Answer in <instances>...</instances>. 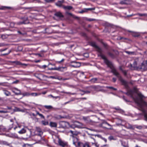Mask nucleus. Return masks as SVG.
Listing matches in <instances>:
<instances>
[{"mask_svg": "<svg viewBox=\"0 0 147 147\" xmlns=\"http://www.w3.org/2000/svg\"><path fill=\"white\" fill-rule=\"evenodd\" d=\"M91 46L95 47L97 51L100 53L99 55L104 60L105 62L107 65L108 66L112 69L111 72L119 78V80L121 82L122 84L124 85L126 88H128L127 83L122 78L119 73L113 68L112 63L108 60L106 57L101 53L102 52L101 49L96 45L95 42H91Z\"/></svg>", "mask_w": 147, "mask_h": 147, "instance_id": "f257e3e1", "label": "nucleus"}, {"mask_svg": "<svg viewBox=\"0 0 147 147\" xmlns=\"http://www.w3.org/2000/svg\"><path fill=\"white\" fill-rule=\"evenodd\" d=\"M126 94L127 95L130 96L134 100L135 102L140 107L139 110L143 113L145 112V110L143 109V107L144 105L147 106V103L142 100L144 96L140 92L138 91L136 88H134L133 90H129Z\"/></svg>", "mask_w": 147, "mask_h": 147, "instance_id": "f03ea898", "label": "nucleus"}, {"mask_svg": "<svg viewBox=\"0 0 147 147\" xmlns=\"http://www.w3.org/2000/svg\"><path fill=\"white\" fill-rule=\"evenodd\" d=\"M60 127L63 128L68 127L69 126V123L67 122L64 121H60L59 123Z\"/></svg>", "mask_w": 147, "mask_h": 147, "instance_id": "7ed1b4c3", "label": "nucleus"}, {"mask_svg": "<svg viewBox=\"0 0 147 147\" xmlns=\"http://www.w3.org/2000/svg\"><path fill=\"white\" fill-rule=\"evenodd\" d=\"M101 125L104 128L109 129H111V125L105 121L103 122Z\"/></svg>", "mask_w": 147, "mask_h": 147, "instance_id": "20e7f679", "label": "nucleus"}, {"mask_svg": "<svg viewBox=\"0 0 147 147\" xmlns=\"http://www.w3.org/2000/svg\"><path fill=\"white\" fill-rule=\"evenodd\" d=\"M36 131L37 132H38L39 133V134H38V136H40V139L39 140H37V141L38 142H40L41 139V135H42V134H43V132L42 131V130H41V129L39 127H36Z\"/></svg>", "mask_w": 147, "mask_h": 147, "instance_id": "39448f33", "label": "nucleus"}, {"mask_svg": "<svg viewBox=\"0 0 147 147\" xmlns=\"http://www.w3.org/2000/svg\"><path fill=\"white\" fill-rule=\"evenodd\" d=\"M138 69H141L142 70L145 71L147 69V67L144 62L140 66H138Z\"/></svg>", "mask_w": 147, "mask_h": 147, "instance_id": "423d86ee", "label": "nucleus"}, {"mask_svg": "<svg viewBox=\"0 0 147 147\" xmlns=\"http://www.w3.org/2000/svg\"><path fill=\"white\" fill-rule=\"evenodd\" d=\"M76 127L78 128H82L84 127V125L82 123L78 121H76L74 124Z\"/></svg>", "mask_w": 147, "mask_h": 147, "instance_id": "0eeeda50", "label": "nucleus"}, {"mask_svg": "<svg viewBox=\"0 0 147 147\" xmlns=\"http://www.w3.org/2000/svg\"><path fill=\"white\" fill-rule=\"evenodd\" d=\"M72 63L71 66L74 67H80L81 65L80 63L78 62H72Z\"/></svg>", "mask_w": 147, "mask_h": 147, "instance_id": "6e6552de", "label": "nucleus"}, {"mask_svg": "<svg viewBox=\"0 0 147 147\" xmlns=\"http://www.w3.org/2000/svg\"><path fill=\"white\" fill-rule=\"evenodd\" d=\"M138 59L135 60L134 61L133 64H131L130 65V66L132 67H133L135 69V68H138V66H137L138 64Z\"/></svg>", "mask_w": 147, "mask_h": 147, "instance_id": "1a4fd4ad", "label": "nucleus"}, {"mask_svg": "<svg viewBox=\"0 0 147 147\" xmlns=\"http://www.w3.org/2000/svg\"><path fill=\"white\" fill-rule=\"evenodd\" d=\"M64 1H59L55 3V5L57 6L60 7H62L64 5H63V3H64Z\"/></svg>", "mask_w": 147, "mask_h": 147, "instance_id": "9d476101", "label": "nucleus"}, {"mask_svg": "<svg viewBox=\"0 0 147 147\" xmlns=\"http://www.w3.org/2000/svg\"><path fill=\"white\" fill-rule=\"evenodd\" d=\"M82 119L86 122L88 123L92 121L89 117H83Z\"/></svg>", "mask_w": 147, "mask_h": 147, "instance_id": "9b49d317", "label": "nucleus"}, {"mask_svg": "<svg viewBox=\"0 0 147 147\" xmlns=\"http://www.w3.org/2000/svg\"><path fill=\"white\" fill-rule=\"evenodd\" d=\"M78 146L80 147H90L89 145L88 144H83L80 142L78 143Z\"/></svg>", "mask_w": 147, "mask_h": 147, "instance_id": "f8f14e48", "label": "nucleus"}, {"mask_svg": "<svg viewBox=\"0 0 147 147\" xmlns=\"http://www.w3.org/2000/svg\"><path fill=\"white\" fill-rule=\"evenodd\" d=\"M116 124L117 126H119V125H123V124H122V121L121 119L117 118L116 119Z\"/></svg>", "mask_w": 147, "mask_h": 147, "instance_id": "ddd939ff", "label": "nucleus"}, {"mask_svg": "<svg viewBox=\"0 0 147 147\" xmlns=\"http://www.w3.org/2000/svg\"><path fill=\"white\" fill-rule=\"evenodd\" d=\"M55 15L60 18L63 17V16L62 13L59 12H57L55 13Z\"/></svg>", "mask_w": 147, "mask_h": 147, "instance_id": "4468645a", "label": "nucleus"}, {"mask_svg": "<svg viewBox=\"0 0 147 147\" xmlns=\"http://www.w3.org/2000/svg\"><path fill=\"white\" fill-rule=\"evenodd\" d=\"M12 8L10 7L1 6L0 7V9L5 10L6 9H10Z\"/></svg>", "mask_w": 147, "mask_h": 147, "instance_id": "2eb2a0df", "label": "nucleus"}, {"mask_svg": "<svg viewBox=\"0 0 147 147\" xmlns=\"http://www.w3.org/2000/svg\"><path fill=\"white\" fill-rule=\"evenodd\" d=\"M72 136L73 138V144L75 145H76V143H77L78 144V143L79 142H78V138L76 137H74L73 136Z\"/></svg>", "mask_w": 147, "mask_h": 147, "instance_id": "dca6fc26", "label": "nucleus"}, {"mask_svg": "<svg viewBox=\"0 0 147 147\" xmlns=\"http://www.w3.org/2000/svg\"><path fill=\"white\" fill-rule=\"evenodd\" d=\"M49 125L51 127H56L57 126V124L56 122H51Z\"/></svg>", "mask_w": 147, "mask_h": 147, "instance_id": "f3484780", "label": "nucleus"}, {"mask_svg": "<svg viewBox=\"0 0 147 147\" xmlns=\"http://www.w3.org/2000/svg\"><path fill=\"white\" fill-rule=\"evenodd\" d=\"M59 144L63 147L65 146L66 145V144L63 142L61 140L59 139L58 141Z\"/></svg>", "mask_w": 147, "mask_h": 147, "instance_id": "a211bd4d", "label": "nucleus"}, {"mask_svg": "<svg viewBox=\"0 0 147 147\" xmlns=\"http://www.w3.org/2000/svg\"><path fill=\"white\" fill-rule=\"evenodd\" d=\"M63 8L65 10H70L73 8L72 7L70 6H63Z\"/></svg>", "mask_w": 147, "mask_h": 147, "instance_id": "6ab92c4d", "label": "nucleus"}, {"mask_svg": "<svg viewBox=\"0 0 147 147\" xmlns=\"http://www.w3.org/2000/svg\"><path fill=\"white\" fill-rule=\"evenodd\" d=\"M15 90L16 91H17L18 92H16L15 91H13V92L15 93V94L16 95H21L22 94V93H21L20 91V90H18L17 88H15Z\"/></svg>", "mask_w": 147, "mask_h": 147, "instance_id": "aec40b11", "label": "nucleus"}, {"mask_svg": "<svg viewBox=\"0 0 147 147\" xmlns=\"http://www.w3.org/2000/svg\"><path fill=\"white\" fill-rule=\"evenodd\" d=\"M126 127L129 129H134L133 127L129 123L126 124Z\"/></svg>", "mask_w": 147, "mask_h": 147, "instance_id": "412c9836", "label": "nucleus"}, {"mask_svg": "<svg viewBox=\"0 0 147 147\" xmlns=\"http://www.w3.org/2000/svg\"><path fill=\"white\" fill-rule=\"evenodd\" d=\"M70 132L72 134V136H73L74 135L77 136L79 133V132L76 131H73L71 130H70Z\"/></svg>", "mask_w": 147, "mask_h": 147, "instance_id": "4be33fe9", "label": "nucleus"}, {"mask_svg": "<svg viewBox=\"0 0 147 147\" xmlns=\"http://www.w3.org/2000/svg\"><path fill=\"white\" fill-rule=\"evenodd\" d=\"M132 34L133 36L135 37H138L140 35V34H139V33L136 32H133Z\"/></svg>", "mask_w": 147, "mask_h": 147, "instance_id": "5701e85b", "label": "nucleus"}, {"mask_svg": "<svg viewBox=\"0 0 147 147\" xmlns=\"http://www.w3.org/2000/svg\"><path fill=\"white\" fill-rule=\"evenodd\" d=\"M92 144L93 146H95L96 147H99V145L96 142L95 140H94V142H92Z\"/></svg>", "mask_w": 147, "mask_h": 147, "instance_id": "b1692460", "label": "nucleus"}, {"mask_svg": "<svg viewBox=\"0 0 147 147\" xmlns=\"http://www.w3.org/2000/svg\"><path fill=\"white\" fill-rule=\"evenodd\" d=\"M66 13L67 14L70 15V16H71L74 18H78L77 17L74 16V15H73L71 13H69L68 12H66Z\"/></svg>", "mask_w": 147, "mask_h": 147, "instance_id": "393cba45", "label": "nucleus"}, {"mask_svg": "<svg viewBox=\"0 0 147 147\" xmlns=\"http://www.w3.org/2000/svg\"><path fill=\"white\" fill-rule=\"evenodd\" d=\"M26 130L24 128H23L22 130L18 131V133L20 134H22L25 133L26 132Z\"/></svg>", "mask_w": 147, "mask_h": 147, "instance_id": "a878e982", "label": "nucleus"}, {"mask_svg": "<svg viewBox=\"0 0 147 147\" xmlns=\"http://www.w3.org/2000/svg\"><path fill=\"white\" fill-rule=\"evenodd\" d=\"M23 95V96H29L30 95V93L28 92H25L22 94Z\"/></svg>", "mask_w": 147, "mask_h": 147, "instance_id": "bb28decb", "label": "nucleus"}, {"mask_svg": "<svg viewBox=\"0 0 147 147\" xmlns=\"http://www.w3.org/2000/svg\"><path fill=\"white\" fill-rule=\"evenodd\" d=\"M44 107L46 109H51L53 108V107L50 105L47 106V105H45L44 106Z\"/></svg>", "mask_w": 147, "mask_h": 147, "instance_id": "cd10ccee", "label": "nucleus"}, {"mask_svg": "<svg viewBox=\"0 0 147 147\" xmlns=\"http://www.w3.org/2000/svg\"><path fill=\"white\" fill-rule=\"evenodd\" d=\"M36 115H38L41 118L44 119V116L42 114L36 111Z\"/></svg>", "mask_w": 147, "mask_h": 147, "instance_id": "c85d7f7f", "label": "nucleus"}, {"mask_svg": "<svg viewBox=\"0 0 147 147\" xmlns=\"http://www.w3.org/2000/svg\"><path fill=\"white\" fill-rule=\"evenodd\" d=\"M12 63H15L17 65H20L21 64V63L19 61H14L12 62Z\"/></svg>", "mask_w": 147, "mask_h": 147, "instance_id": "c756f323", "label": "nucleus"}, {"mask_svg": "<svg viewBox=\"0 0 147 147\" xmlns=\"http://www.w3.org/2000/svg\"><path fill=\"white\" fill-rule=\"evenodd\" d=\"M23 146V147H32L31 145L28 144H24Z\"/></svg>", "mask_w": 147, "mask_h": 147, "instance_id": "7c9ffc66", "label": "nucleus"}, {"mask_svg": "<svg viewBox=\"0 0 147 147\" xmlns=\"http://www.w3.org/2000/svg\"><path fill=\"white\" fill-rule=\"evenodd\" d=\"M42 123L43 125H47L48 124V122L47 121H42Z\"/></svg>", "mask_w": 147, "mask_h": 147, "instance_id": "2f4dec72", "label": "nucleus"}, {"mask_svg": "<svg viewBox=\"0 0 147 147\" xmlns=\"http://www.w3.org/2000/svg\"><path fill=\"white\" fill-rule=\"evenodd\" d=\"M125 52L129 55H132L134 54V52L126 51Z\"/></svg>", "mask_w": 147, "mask_h": 147, "instance_id": "473e14b6", "label": "nucleus"}, {"mask_svg": "<svg viewBox=\"0 0 147 147\" xmlns=\"http://www.w3.org/2000/svg\"><path fill=\"white\" fill-rule=\"evenodd\" d=\"M4 94L7 96H8L10 95V93L8 91H5L4 92Z\"/></svg>", "mask_w": 147, "mask_h": 147, "instance_id": "72a5a7b5", "label": "nucleus"}, {"mask_svg": "<svg viewBox=\"0 0 147 147\" xmlns=\"http://www.w3.org/2000/svg\"><path fill=\"white\" fill-rule=\"evenodd\" d=\"M97 80V78H94L91 79L90 81L93 83H95L96 81Z\"/></svg>", "mask_w": 147, "mask_h": 147, "instance_id": "f704fd0d", "label": "nucleus"}, {"mask_svg": "<svg viewBox=\"0 0 147 147\" xmlns=\"http://www.w3.org/2000/svg\"><path fill=\"white\" fill-rule=\"evenodd\" d=\"M28 23V22L27 23H25V21H23L22 22H18L17 24H18L20 25V24H27V23Z\"/></svg>", "mask_w": 147, "mask_h": 147, "instance_id": "c9c22d12", "label": "nucleus"}, {"mask_svg": "<svg viewBox=\"0 0 147 147\" xmlns=\"http://www.w3.org/2000/svg\"><path fill=\"white\" fill-rule=\"evenodd\" d=\"M108 54L109 56H110L112 58H114V55L111 52H109L108 53Z\"/></svg>", "mask_w": 147, "mask_h": 147, "instance_id": "e433bc0d", "label": "nucleus"}, {"mask_svg": "<svg viewBox=\"0 0 147 147\" xmlns=\"http://www.w3.org/2000/svg\"><path fill=\"white\" fill-rule=\"evenodd\" d=\"M60 69V67L58 68H51L49 69L50 70H59Z\"/></svg>", "mask_w": 147, "mask_h": 147, "instance_id": "4c0bfd02", "label": "nucleus"}, {"mask_svg": "<svg viewBox=\"0 0 147 147\" xmlns=\"http://www.w3.org/2000/svg\"><path fill=\"white\" fill-rule=\"evenodd\" d=\"M30 95H32V96H36L38 95V94L36 93H32L30 94Z\"/></svg>", "mask_w": 147, "mask_h": 147, "instance_id": "58836bf2", "label": "nucleus"}, {"mask_svg": "<svg viewBox=\"0 0 147 147\" xmlns=\"http://www.w3.org/2000/svg\"><path fill=\"white\" fill-rule=\"evenodd\" d=\"M87 12L86 9H84L82 10V11H80L79 13H83L84 12Z\"/></svg>", "mask_w": 147, "mask_h": 147, "instance_id": "ea45409f", "label": "nucleus"}, {"mask_svg": "<svg viewBox=\"0 0 147 147\" xmlns=\"http://www.w3.org/2000/svg\"><path fill=\"white\" fill-rule=\"evenodd\" d=\"M138 14L140 16H147V14H141L138 13Z\"/></svg>", "mask_w": 147, "mask_h": 147, "instance_id": "a19ab883", "label": "nucleus"}, {"mask_svg": "<svg viewBox=\"0 0 147 147\" xmlns=\"http://www.w3.org/2000/svg\"><path fill=\"white\" fill-rule=\"evenodd\" d=\"M86 9V11L87 12L88 11H92L95 9V8H89Z\"/></svg>", "mask_w": 147, "mask_h": 147, "instance_id": "79ce46f5", "label": "nucleus"}, {"mask_svg": "<svg viewBox=\"0 0 147 147\" xmlns=\"http://www.w3.org/2000/svg\"><path fill=\"white\" fill-rule=\"evenodd\" d=\"M11 51H10L7 53H6L3 54H2L1 55L3 56V55H8L10 53Z\"/></svg>", "mask_w": 147, "mask_h": 147, "instance_id": "37998d69", "label": "nucleus"}, {"mask_svg": "<svg viewBox=\"0 0 147 147\" xmlns=\"http://www.w3.org/2000/svg\"><path fill=\"white\" fill-rule=\"evenodd\" d=\"M144 117L145 120L147 121V114L146 113L144 114Z\"/></svg>", "mask_w": 147, "mask_h": 147, "instance_id": "c03bdc74", "label": "nucleus"}, {"mask_svg": "<svg viewBox=\"0 0 147 147\" xmlns=\"http://www.w3.org/2000/svg\"><path fill=\"white\" fill-rule=\"evenodd\" d=\"M94 140L95 141V139L94 138H93L92 137L91 138V139H90V141L91 142V143L92 142H94Z\"/></svg>", "mask_w": 147, "mask_h": 147, "instance_id": "a18cd8bd", "label": "nucleus"}, {"mask_svg": "<svg viewBox=\"0 0 147 147\" xmlns=\"http://www.w3.org/2000/svg\"><path fill=\"white\" fill-rule=\"evenodd\" d=\"M120 3L122 4H125L126 3L125 1H122L120 2Z\"/></svg>", "mask_w": 147, "mask_h": 147, "instance_id": "49530a36", "label": "nucleus"}, {"mask_svg": "<svg viewBox=\"0 0 147 147\" xmlns=\"http://www.w3.org/2000/svg\"><path fill=\"white\" fill-rule=\"evenodd\" d=\"M8 112L7 111H0V113H6Z\"/></svg>", "mask_w": 147, "mask_h": 147, "instance_id": "de8ad7c7", "label": "nucleus"}, {"mask_svg": "<svg viewBox=\"0 0 147 147\" xmlns=\"http://www.w3.org/2000/svg\"><path fill=\"white\" fill-rule=\"evenodd\" d=\"M10 26L11 27H14V23H11L10 24Z\"/></svg>", "mask_w": 147, "mask_h": 147, "instance_id": "09e8293b", "label": "nucleus"}, {"mask_svg": "<svg viewBox=\"0 0 147 147\" xmlns=\"http://www.w3.org/2000/svg\"><path fill=\"white\" fill-rule=\"evenodd\" d=\"M5 46V45L3 43H0V47H3Z\"/></svg>", "mask_w": 147, "mask_h": 147, "instance_id": "8fccbe9b", "label": "nucleus"}, {"mask_svg": "<svg viewBox=\"0 0 147 147\" xmlns=\"http://www.w3.org/2000/svg\"><path fill=\"white\" fill-rule=\"evenodd\" d=\"M95 20L94 19H88V20L89 21H92Z\"/></svg>", "mask_w": 147, "mask_h": 147, "instance_id": "3c124183", "label": "nucleus"}, {"mask_svg": "<svg viewBox=\"0 0 147 147\" xmlns=\"http://www.w3.org/2000/svg\"><path fill=\"white\" fill-rule=\"evenodd\" d=\"M123 72L125 76L127 75V71H126L123 70Z\"/></svg>", "mask_w": 147, "mask_h": 147, "instance_id": "603ef678", "label": "nucleus"}, {"mask_svg": "<svg viewBox=\"0 0 147 147\" xmlns=\"http://www.w3.org/2000/svg\"><path fill=\"white\" fill-rule=\"evenodd\" d=\"M84 56L86 57H88V53H85L84 54Z\"/></svg>", "mask_w": 147, "mask_h": 147, "instance_id": "864d4df0", "label": "nucleus"}, {"mask_svg": "<svg viewBox=\"0 0 147 147\" xmlns=\"http://www.w3.org/2000/svg\"><path fill=\"white\" fill-rule=\"evenodd\" d=\"M55 0H48L47 2L49 3L52 2L54 1Z\"/></svg>", "mask_w": 147, "mask_h": 147, "instance_id": "5fc2aeb1", "label": "nucleus"}, {"mask_svg": "<svg viewBox=\"0 0 147 147\" xmlns=\"http://www.w3.org/2000/svg\"><path fill=\"white\" fill-rule=\"evenodd\" d=\"M49 96H51L52 97H53V98H57V97H58V96H54L52 95H49Z\"/></svg>", "mask_w": 147, "mask_h": 147, "instance_id": "6e6d98bb", "label": "nucleus"}, {"mask_svg": "<svg viewBox=\"0 0 147 147\" xmlns=\"http://www.w3.org/2000/svg\"><path fill=\"white\" fill-rule=\"evenodd\" d=\"M109 139L110 140H111L113 139V138L112 136H110L109 137Z\"/></svg>", "mask_w": 147, "mask_h": 147, "instance_id": "4d7b16f0", "label": "nucleus"}, {"mask_svg": "<svg viewBox=\"0 0 147 147\" xmlns=\"http://www.w3.org/2000/svg\"><path fill=\"white\" fill-rule=\"evenodd\" d=\"M64 61V59H63L61 60L60 61H57V63H60L61 62H63V61Z\"/></svg>", "mask_w": 147, "mask_h": 147, "instance_id": "13d9d810", "label": "nucleus"}, {"mask_svg": "<svg viewBox=\"0 0 147 147\" xmlns=\"http://www.w3.org/2000/svg\"><path fill=\"white\" fill-rule=\"evenodd\" d=\"M84 93H90V92L89 91H83Z\"/></svg>", "mask_w": 147, "mask_h": 147, "instance_id": "bf43d9fd", "label": "nucleus"}, {"mask_svg": "<svg viewBox=\"0 0 147 147\" xmlns=\"http://www.w3.org/2000/svg\"><path fill=\"white\" fill-rule=\"evenodd\" d=\"M136 128H138L139 129H141L142 128V127L141 126H139L136 127Z\"/></svg>", "mask_w": 147, "mask_h": 147, "instance_id": "052dcab7", "label": "nucleus"}, {"mask_svg": "<svg viewBox=\"0 0 147 147\" xmlns=\"http://www.w3.org/2000/svg\"><path fill=\"white\" fill-rule=\"evenodd\" d=\"M109 88H111V89H113L114 90H117V89H116L115 88H113L112 87H109Z\"/></svg>", "mask_w": 147, "mask_h": 147, "instance_id": "680f3d73", "label": "nucleus"}, {"mask_svg": "<svg viewBox=\"0 0 147 147\" xmlns=\"http://www.w3.org/2000/svg\"><path fill=\"white\" fill-rule=\"evenodd\" d=\"M113 81L114 82H116V78H113Z\"/></svg>", "mask_w": 147, "mask_h": 147, "instance_id": "e2e57ef3", "label": "nucleus"}, {"mask_svg": "<svg viewBox=\"0 0 147 147\" xmlns=\"http://www.w3.org/2000/svg\"><path fill=\"white\" fill-rule=\"evenodd\" d=\"M20 65H24L26 66L27 65V64H26L21 63V64Z\"/></svg>", "mask_w": 147, "mask_h": 147, "instance_id": "0e129e2a", "label": "nucleus"}, {"mask_svg": "<svg viewBox=\"0 0 147 147\" xmlns=\"http://www.w3.org/2000/svg\"><path fill=\"white\" fill-rule=\"evenodd\" d=\"M144 63L146 66H147V60L146 61H144Z\"/></svg>", "mask_w": 147, "mask_h": 147, "instance_id": "69168bd1", "label": "nucleus"}, {"mask_svg": "<svg viewBox=\"0 0 147 147\" xmlns=\"http://www.w3.org/2000/svg\"><path fill=\"white\" fill-rule=\"evenodd\" d=\"M18 82V80H17L16 81H14V82H13V84L17 83Z\"/></svg>", "mask_w": 147, "mask_h": 147, "instance_id": "338daca9", "label": "nucleus"}, {"mask_svg": "<svg viewBox=\"0 0 147 147\" xmlns=\"http://www.w3.org/2000/svg\"><path fill=\"white\" fill-rule=\"evenodd\" d=\"M6 49H1L0 50V51L1 52H2L3 51H5Z\"/></svg>", "mask_w": 147, "mask_h": 147, "instance_id": "774afa93", "label": "nucleus"}]
</instances>
